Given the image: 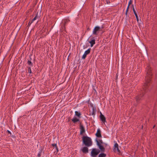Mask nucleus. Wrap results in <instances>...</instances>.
I'll return each instance as SVG.
<instances>
[{
	"label": "nucleus",
	"mask_w": 157,
	"mask_h": 157,
	"mask_svg": "<svg viewBox=\"0 0 157 157\" xmlns=\"http://www.w3.org/2000/svg\"><path fill=\"white\" fill-rule=\"evenodd\" d=\"M147 69V71L145 79L146 82L144 85L143 90H141L140 94L136 96L135 98L137 104L139 103L143 100L144 94L149 90L148 88L150 85V82L151 81L152 74L151 72V71L148 65Z\"/></svg>",
	"instance_id": "1"
},
{
	"label": "nucleus",
	"mask_w": 157,
	"mask_h": 157,
	"mask_svg": "<svg viewBox=\"0 0 157 157\" xmlns=\"http://www.w3.org/2000/svg\"><path fill=\"white\" fill-rule=\"evenodd\" d=\"M83 143L87 147H90L92 145V142L91 139L87 136H83L82 137Z\"/></svg>",
	"instance_id": "2"
},
{
	"label": "nucleus",
	"mask_w": 157,
	"mask_h": 157,
	"mask_svg": "<svg viewBox=\"0 0 157 157\" xmlns=\"http://www.w3.org/2000/svg\"><path fill=\"white\" fill-rule=\"evenodd\" d=\"M99 150L96 148H93L91 152V156L93 157H96L100 152Z\"/></svg>",
	"instance_id": "3"
},
{
	"label": "nucleus",
	"mask_w": 157,
	"mask_h": 157,
	"mask_svg": "<svg viewBox=\"0 0 157 157\" xmlns=\"http://www.w3.org/2000/svg\"><path fill=\"white\" fill-rule=\"evenodd\" d=\"M96 141L97 143V145L99 147V148L100 149V151L101 152H104L105 151V148L103 147V146H102L101 144H100V143H99L97 139L96 140Z\"/></svg>",
	"instance_id": "4"
},
{
	"label": "nucleus",
	"mask_w": 157,
	"mask_h": 157,
	"mask_svg": "<svg viewBox=\"0 0 157 157\" xmlns=\"http://www.w3.org/2000/svg\"><path fill=\"white\" fill-rule=\"evenodd\" d=\"M91 50V48H89L87 50H86L85 51L84 54L82 56V59H85L86 58V56L87 55L89 54Z\"/></svg>",
	"instance_id": "5"
},
{
	"label": "nucleus",
	"mask_w": 157,
	"mask_h": 157,
	"mask_svg": "<svg viewBox=\"0 0 157 157\" xmlns=\"http://www.w3.org/2000/svg\"><path fill=\"white\" fill-rule=\"evenodd\" d=\"M100 28L99 26H96L93 31V34L95 35H97L98 34L97 32L100 30Z\"/></svg>",
	"instance_id": "6"
},
{
	"label": "nucleus",
	"mask_w": 157,
	"mask_h": 157,
	"mask_svg": "<svg viewBox=\"0 0 157 157\" xmlns=\"http://www.w3.org/2000/svg\"><path fill=\"white\" fill-rule=\"evenodd\" d=\"M80 134L82 135L83 133L85 132V129L84 126L82 125L81 124V123H80Z\"/></svg>",
	"instance_id": "7"
},
{
	"label": "nucleus",
	"mask_w": 157,
	"mask_h": 157,
	"mask_svg": "<svg viewBox=\"0 0 157 157\" xmlns=\"http://www.w3.org/2000/svg\"><path fill=\"white\" fill-rule=\"evenodd\" d=\"M100 118L101 121L103 123H105L106 122L105 117L101 112H100Z\"/></svg>",
	"instance_id": "8"
},
{
	"label": "nucleus",
	"mask_w": 157,
	"mask_h": 157,
	"mask_svg": "<svg viewBox=\"0 0 157 157\" xmlns=\"http://www.w3.org/2000/svg\"><path fill=\"white\" fill-rule=\"evenodd\" d=\"M113 151L115 152L116 151L119 152H120V151L119 148L118 144L117 143H115L114 145Z\"/></svg>",
	"instance_id": "9"
},
{
	"label": "nucleus",
	"mask_w": 157,
	"mask_h": 157,
	"mask_svg": "<svg viewBox=\"0 0 157 157\" xmlns=\"http://www.w3.org/2000/svg\"><path fill=\"white\" fill-rule=\"evenodd\" d=\"M97 137L98 138H101L102 136L101 133V131L99 128L97 129V132L95 134Z\"/></svg>",
	"instance_id": "10"
},
{
	"label": "nucleus",
	"mask_w": 157,
	"mask_h": 157,
	"mask_svg": "<svg viewBox=\"0 0 157 157\" xmlns=\"http://www.w3.org/2000/svg\"><path fill=\"white\" fill-rule=\"evenodd\" d=\"M40 11H39V10H38L36 12V15L32 20H36V19H39L40 17Z\"/></svg>",
	"instance_id": "11"
},
{
	"label": "nucleus",
	"mask_w": 157,
	"mask_h": 157,
	"mask_svg": "<svg viewBox=\"0 0 157 157\" xmlns=\"http://www.w3.org/2000/svg\"><path fill=\"white\" fill-rule=\"evenodd\" d=\"M81 150L83 153H87L88 152V149L87 147H84Z\"/></svg>",
	"instance_id": "12"
},
{
	"label": "nucleus",
	"mask_w": 157,
	"mask_h": 157,
	"mask_svg": "<svg viewBox=\"0 0 157 157\" xmlns=\"http://www.w3.org/2000/svg\"><path fill=\"white\" fill-rule=\"evenodd\" d=\"M132 7L133 10V12L134 13V14H135V15L136 16V20H139V18H138V16L137 14L136 13V11L135 10L134 8V6H133V5H132Z\"/></svg>",
	"instance_id": "13"
},
{
	"label": "nucleus",
	"mask_w": 157,
	"mask_h": 157,
	"mask_svg": "<svg viewBox=\"0 0 157 157\" xmlns=\"http://www.w3.org/2000/svg\"><path fill=\"white\" fill-rule=\"evenodd\" d=\"M93 39H94V38H93ZM89 43L90 44V46L92 47L95 44V40L94 39H93L89 41Z\"/></svg>",
	"instance_id": "14"
},
{
	"label": "nucleus",
	"mask_w": 157,
	"mask_h": 157,
	"mask_svg": "<svg viewBox=\"0 0 157 157\" xmlns=\"http://www.w3.org/2000/svg\"><path fill=\"white\" fill-rule=\"evenodd\" d=\"M75 115L77 117H78V118H81V113L80 112H78L77 111H76L75 112Z\"/></svg>",
	"instance_id": "15"
},
{
	"label": "nucleus",
	"mask_w": 157,
	"mask_h": 157,
	"mask_svg": "<svg viewBox=\"0 0 157 157\" xmlns=\"http://www.w3.org/2000/svg\"><path fill=\"white\" fill-rule=\"evenodd\" d=\"M30 60H28L27 63L30 66L33 67V64L31 61L32 59L31 58V57H30Z\"/></svg>",
	"instance_id": "16"
},
{
	"label": "nucleus",
	"mask_w": 157,
	"mask_h": 157,
	"mask_svg": "<svg viewBox=\"0 0 157 157\" xmlns=\"http://www.w3.org/2000/svg\"><path fill=\"white\" fill-rule=\"evenodd\" d=\"M79 119L77 118L76 117H75L72 119V121L74 123H75L76 122L79 121Z\"/></svg>",
	"instance_id": "17"
},
{
	"label": "nucleus",
	"mask_w": 157,
	"mask_h": 157,
	"mask_svg": "<svg viewBox=\"0 0 157 157\" xmlns=\"http://www.w3.org/2000/svg\"><path fill=\"white\" fill-rule=\"evenodd\" d=\"M106 155L104 153H101L99 154L98 157H105Z\"/></svg>",
	"instance_id": "18"
},
{
	"label": "nucleus",
	"mask_w": 157,
	"mask_h": 157,
	"mask_svg": "<svg viewBox=\"0 0 157 157\" xmlns=\"http://www.w3.org/2000/svg\"><path fill=\"white\" fill-rule=\"evenodd\" d=\"M129 9V8H128V6L127 9L126 11V12H125V15H126V20L128 19V17H127V13L128 10Z\"/></svg>",
	"instance_id": "19"
},
{
	"label": "nucleus",
	"mask_w": 157,
	"mask_h": 157,
	"mask_svg": "<svg viewBox=\"0 0 157 157\" xmlns=\"http://www.w3.org/2000/svg\"><path fill=\"white\" fill-rule=\"evenodd\" d=\"M95 112H96V109H94V108H93L92 112L91 113V115H92L94 116Z\"/></svg>",
	"instance_id": "20"
},
{
	"label": "nucleus",
	"mask_w": 157,
	"mask_h": 157,
	"mask_svg": "<svg viewBox=\"0 0 157 157\" xmlns=\"http://www.w3.org/2000/svg\"><path fill=\"white\" fill-rule=\"evenodd\" d=\"M28 68V72L29 73H32V72L31 71V67H27Z\"/></svg>",
	"instance_id": "21"
},
{
	"label": "nucleus",
	"mask_w": 157,
	"mask_h": 157,
	"mask_svg": "<svg viewBox=\"0 0 157 157\" xmlns=\"http://www.w3.org/2000/svg\"><path fill=\"white\" fill-rule=\"evenodd\" d=\"M137 21L139 24L140 26L142 24H143V23L142 22L141 20H137Z\"/></svg>",
	"instance_id": "22"
},
{
	"label": "nucleus",
	"mask_w": 157,
	"mask_h": 157,
	"mask_svg": "<svg viewBox=\"0 0 157 157\" xmlns=\"http://www.w3.org/2000/svg\"><path fill=\"white\" fill-rule=\"evenodd\" d=\"M52 146L53 147H55L56 149L58 147L56 144H52Z\"/></svg>",
	"instance_id": "23"
},
{
	"label": "nucleus",
	"mask_w": 157,
	"mask_h": 157,
	"mask_svg": "<svg viewBox=\"0 0 157 157\" xmlns=\"http://www.w3.org/2000/svg\"><path fill=\"white\" fill-rule=\"evenodd\" d=\"M66 22H67V21H65L63 23V22H62V23L63 24V26L62 27V31H63V28L65 29V24H66Z\"/></svg>",
	"instance_id": "24"
},
{
	"label": "nucleus",
	"mask_w": 157,
	"mask_h": 157,
	"mask_svg": "<svg viewBox=\"0 0 157 157\" xmlns=\"http://www.w3.org/2000/svg\"><path fill=\"white\" fill-rule=\"evenodd\" d=\"M34 21V20H31V21H30L28 24L27 26L29 27L31 25V24Z\"/></svg>",
	"instance_id": "25"
},
{
	"label": "nucleus",
	"mask_w": 157,
	"mask_h": 157,
	"mask_svg": "<svg viewBox=\"0 0 157 157\" xmlns=\"http://www.w3.org/2000/svg\"><path fill=\"white\" fill-rule=\"evenodd\" d=\"M42 152V150L41 149L40 151L39 152L38 154L37 155V156L38 157H40L41 155V154Z\"/></svg>",
	"instance_id": "26"
},
{
	"label": "nucleus",
	"mask_w": 157,
	"mask_h": 157,
	"mask_svg": "<svg viewBox=\"0 0 157 157\" xmlns=\"http://www.w3.org/2000/svg\"><path fill=\"white\" fill-rule=\"evenodd\" d=\"M132 0H130L129 1V3H128V8H129V6H130V5L132 4Z\"/></svg>",
	"instance_id": "27"
},
{
	"label": "nucleus",
	"mask_w": 157,
	"mask_h": 157,
	"mask_svg": "<svg viewBox=\"0 0 157 157\" xmlns=\"http://www.w3.org/2000/svg\"><path fill=\"white\" fill-rule=\"evenodd\" d=\"M105 2L107 4H109L110 3L109 0H105Z\"/></svg>",
	"instance_id": "28"
},
{
	"label": "nucleus",
	"mask_w": 157,
	"mask_h": 157,
	"mask_svg": "<svg viewBox=\"0 0 157 157\" xmlns=\"http://www.w3.org/2000/svg\"><path fill=\"white\" fill-rule=\"evenodd\" d=\"M90 105L91 107H92V109L94 108V109H96L94 107L93 104H92V103L90 104Z\"/></svg>",
	"instance_id": "29"
},
{
	"label": "nucleus",
	"mask_w": 157,
	"mask_h": 157,
	"mask_svg": "<svg viewBox=\"0 0 157 157\" xmlns=\"http://www.w3.org/2000/svg\"><path fill=\"white\" fill-rule=\"evenodd\" d=\"M99 143H100V144H101L103 143V141L101 140H99Z\"/></svg>",
	"instance_id": "30"
},
{
	"label": "nucleus",
	"mask_w": 157,
	"mask_h": 157,
	"mask_svg": "<svg viewBox=\"0 0 157 157\" xmlns=\"http://www.w3.org/2000/svg\"><path fill=\"white\" fill-rule=\"evenodd\" d=\"M56 151H57L56 152H54V153H55V154H57V152H58L59 151V150H58V148H56Z\"/></svg>",
	"instance_id": "31"
},
{
	"label": "nucleus",
	"mask_w": 157,
	"mask_h": 157,
	"mask_svg": "<svg viewBox=\"0 0 157 157\" xmlns=\"http://www.w3.org/2000/svg\"><path fill=\"white\" fill-rule=\"evenodd\" d=\"M7 132L8 133H9V134H10V135L11 134V133L10 132V131H9V130H7Z\"/></svg>",
	"instance_id": "32"
},
{
	"label": "nucleus",
	"mask_w": 157,
	"mask_h": 157,
	"mask_svg": "<svg viewBox=\"0 0 157 157\" xmlns=\"http://www.w3.org/2000/svg\"><path fill=\"white\" fill-rule=\"evenodd\" d=\"M94 91L95 92H96V90H95L94 89Z\"/></svg>",
	"instance_id": "33"
},
{
	"label": "nucleus",
	"mask_w": 157,
	"mask_h": 157,
	"mask_svg": "<svg viewBox=\"0 0 157 157\" xmlns=\"http://www.w3.org/2000/svg\"><path fill=\"white\" fill-rule=\"evenodd\" d=\"M137 104H136H136H135V105H137Z\"/></svg>",
	"instance_id": "34"
},
{
	"label": "nucleus",
	"mask_w": 157,
	"mask_h": 157,
	"mask_svg": "<svg viewBox=\"0 0 157 157\" xmlns=\"http://www.w3.org/2000/svg\"><path fill=\"white\" fill-rule=\"evenodd\" d=\"M132 21L131 22H132V23H133V21H132L133 20H132Z\"/></svg>",
	"instance_id": "35"
},
{
	"label": "nucleus",
	"mask_w": 157,
	"mask_h": 157,
	"mask_svg": "<svg viewBox=\"0 0 157 157\" xmlns=\"http://www.w3.org/2000/svg\"><path fill=\"white\" fill-rule=\"evenodd\" d=\"M155 127V125H154L153 127V128H154V127Z\"/></svg>",
	"instance_id": "36"
}]
</instances>
